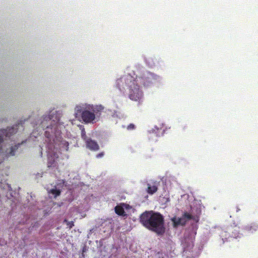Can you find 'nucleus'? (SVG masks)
I'll return each instance as SVG.
<instances>
[{"instance_id":"a211bd4d","label":"nucleus","mask_w":258,"mask_h":258,"mask_svg":"<svg viewBox=\"0 0 258 258\" xmlns=\"http://www.w3.org/2000/svg\"><path fill=\"white\" fill-rule=\"evenodd\" d=\"M53 118L52 116H51V115H49V116H46L45 117V119L46 120H47V119H48L49 120H51Z\"/></svg>"},{"instance_id":"f8f14e48","label":"nucleus","mask_w":258,"mask_h":258,"mask_svg":"<svg viewBox=\"0 0 258 258\" xmlns=\"http://www.w3.org/2000/svg\"><path fill=\"white\" fill-rule=\"evenodd\" d=\"M19 145H16L15 147H12L11 149L10 154L12 156L15 155V151L18 149Z\"/></svg>"},{"instance_id":"20e7f679","label":"nucleus","mask_w":258,"mask_h":258,"mask_svg":"<svg viewBox=\"0 0 258 258\" xmlns=\"http://www.w3.org/2000/svg\"><path fill=\"white\" fill-rule=\"evenodd\" d=\"M136 80L130 75H125L116 80V85L120 91L123 92L125 89L132 87Z\"/></svg>"},{"instance_id":"9b49d317","label":"nucleus","mask_w":258,"mask_h":258,"mask_svg":"<svg viewBox=\"0 0 258 258\" xmlns=\"http://www.w3.org/2000/svg\"><path fill=\"white\" fill-rule=\"evenodd\" d=\"M48 193L53 195L54 198H56L60 195L61 191L59 189L52 188L48 191Z\"/></svg>"},{"instance_id":"1a4fd4ad","label":"nucleus","mask_w":258,"mask_h":258,"mask_svg":"<svg viewBox=\"0 0 258 258\" xmlns=\"http://www.w3.org/2000/svg\"><path fill=\"white\" fill-rule=\"evenodd\" d=\"M258 229V225L255 223H251L245 227V230L249 233H253Z\"/></svg>"},{"instance_id":"6e6552de","label":"nucleus","mask_w":258,"mask_h":258,"mask_svg":"<svg viewBox=\"0 0 258 258\" xmlns=\"http://www.w3.org/2000/svg\"><path fill=\"white\" fill-rule=\"evenodd\" d=\"M148 187L147 189V192L150 195H153L158 190V186L156 182H154L152 185L150 183L147 184Z\"/></svg>"},{"instance_id":"2eb2a0df","label":"nucleus","mask_w":258,"mask_h":258,"mask_svg":"<svg viewBox=\"0 0 258 258\" xmlns=\"http://www.w3.org/2000/svg\"><path fill=\"white\" fill-rule=\"evenodd\" d=\"M135 128V125L134 124H133V123L130 124L127 126V129L128 130H134Z\"/></svg>"},{"instance_id":"4be33fe9","label":"nucleus","mask_w":258,"mask_h":258,"mask_svg":"<svg viewBox=\"0 0 258 258\" xmlns=\"http://www.w3.org/2000/svg\"><path fill=\"white\" fill-rule=\"evenodd\" d=\"M3 142V139L1 136H0V143H2Z\"/></svg>"},{"instance_id":"5701e85b","label":"nucleus","mask_w":258,"mask_h":258,"mask_svg":"<svg viewBox=\"0 0 258 258\" xmlns=\"http://www.w3.org/2000/svg\"><path fill=\"white\" fill-rule=\"evenodd\" d=\"M52 163H48V167H50V166H52Z\"/></svg>"},{"instance_id":"0eeeda50","label":"nucleus","mask_w":258,"mask_h":258,"mask_svg":"<svg viewBox=\"0 0 258 258\" xmlns=\"http://www.w3.org/2000/svg\"><path fill=\"white\" fill-rule=\"evenodd\" d=\"M86 144L87 148L92 151H98L99 149V146L97 143L91 139L86 140Z\"/></svg>"},{"instance_id":"7ed1b4c3","label":"nucleus","mask_w":258,"mask_h":258,"mask_svg":"<svg viewBox=\"0 0 258 258\" xmlns=\"http://www.w3.org/2000/svg\"><path fill=\"white\" fill-rule=\"evenodd\" d=\"M135 83L132 87L128 88V96L129 98L134 101H140L143 97V93L140 89L139 86L138 85V82L140 80V83L143 85H146V83L145 80L142 77H137Z\"/></svg>"},{"instance_id":"423d86ee","label":"nucleus","mask_w":258,"mask_h":258,"mask_svg":"<svg viewBox=\"0 0 258 258\" xmlns=\"http://www.w3.org/2000/svg\"><path fill=\"white\" fill-rule=\"evenodd\" d=\"M131 207L129 205L125 203H120L119 205H117L115 208V212L119 216L125 217L127 214L124 211V209H130Z\"/></svg>"},{"instance_id":"412c9836","label":"nucleus","mask_w":258,"mask_h":258,"mask_svg":"<svg viewBox=\"0 0 258 258\" xmlns=\"http://www.w3.org/2000/svg\"><path fill=\"white\" fill-rule=\"evenodd\" d=\"M76 110H77V112H79V111H81V109H80V107H79L78 106L76 107Z\"/></svg>"},{"instance_id":"f3484780","label":"nucleus","mask_w":258,"mask_h":258,"mask_svg":"<svg viewBox=\"0 0 258 258\" xmlns=\"http://www.w3.org/2000/svg\"><path fill=\"white\" fill-rule=\"evenodd\" d=\"M104 152H101L96 155V158H101L104 156Z\"/></svg>"},{"instance_id":"6ab92c4d","label":"nucleus","mask_w":258,"mask_h":258,"mask_svg":"<svg viewBox=\"0 0 258 258\" xmlns=\"http://www.w3.org/2000/svg\"><path fill=\"white\" fill-rule=\"evenodd\" d=\"M64 144V145L66 146V147L67 148L66 150L68 151V149H69V143L67 142H66Z\"/></svg>"},{"instance_id":"4468645a","label":"nucleus","mask_w":258,"mask_h":258,"mask_svg":"<svg viewBox=\"0 0 258 258\" xmlns=\"http://www.w3.org/2000/svg\"><path fill=\"white\" fill-rule=\"evenodd\" d=\"M64 222L67 223V224L69 227L70 229H71L74 226V222L73 221L69 222L65 219Z\"/></svg>"},{"instance_id":"dca6fc26","label":"nucleus","mask_w":258,"mask_h":258,"mask_svg":"<svg viewBox=\"0 0 258 258\" xmlns=\"http://www.w3.org/2000/svg\"><path fill=\"white\" fill-rule=\"evenodd\" d=\"M155 128L157 130V131L162 130V134H163V132H164V130L163 128V124H160L159 127H157V126H155Z\"/></svg>"},{"instance_id":"f257e3e1","label":"nucleus","mask_w":258,"mask_h":258,"mask_svg":"<svg viewBox=\"0 0 258 258\" xmlns=\"http://www.w3.org/2000/svg\"><path fill=\"white\" fill-rule=\"evenodd\" d=\"M140 221L146 228L159 235H162L165 232L164 217L159 213L146 211L141 215Z\"/></svg>"},{"instance_id":"f03ea898","label":"nucleus","mask_w":258,"mask_h":258,"mask_svg":"<svg viewBox=\"0 0 258 258\" xmlns=\"http://www.w3.org/2000/svg\"><path fill=\"white\" fill-rule=\"evenodd\" d=\"M101 105L88 104L85 106L82 111L81 117L86 123H94L96 119V115H100L101 112L104 109Z\"/></svg>"},{"instance_id":"39448f33","label":"nucleus","mask_w":258,"mask_h":258,"mask_svg":"<svg viewBox=\"0 0 258 258\" xmlns=\"http://www.w3.org/2000/svg\"><path fill=\"white\" fill-rule=\"evenodd\" d=\"M192 219V216L189 213H184L181 217H176V216L171 218V220L173 223L174 228H177L179 226H184L186 222Z\"/></svg>"},{"instance_id":"9d476101","label":"nucleus","mask_w":258,"mask_h":258,"mask_svg":"<svg viewBox=\"0 0 258 258\" xmlns=\"http://www.w3.org/2000/svg\"><path fill=\"white\" fill-rule=\"evenodd\" d=\"M54 126V125H51V127H49L48 126L46 127V130L45 132V137L48 139H50L51 138V134L53 133V127Z\"/></svg>"},{"instance_id":"aec40b11","label":"nucleus","mask_w":258,"mask_h":258,"mask_svg":"<svg viewBox=\"0 0 258 258\" xmlns=\"http://www.w3.org/2000/svg\"><path fill=\"white\" fill-rule=\"evenodd\" d=\"M44 121H45V120H44L43 121H42L41 122V125H42V127H44L45 126V125H44Z\"/></svg>"},{"instance_id":"ddd939ff","label":"nucleus","mask_w":258,"mask_h":258,"mask_svg":"<svg viewBox=\"0 0 258 258\" xmlns=\"http://www.w3.org/2000/svg\"><path fill=\"white\" fill-rule=\"evenodd\" d=\"M81 136L82 139L86 141L87 139L84 128H83V129L81 130Z\"/></svg>"}]
</instances>
